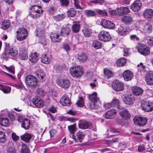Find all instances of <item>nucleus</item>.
<instances>
[{
    "label": "nucleus",
    "mask_w": 153,
    "mask_h": 153,
    "mask_svg": "<svg viewBox=\"0 0 153 153\" xmlns=\"http://www.w3.org/2000/svg\"><path fill=\"white\" fill-rule=\"evenodd\" d=\"M43 11L41 6L33 5L30 8V15L33 18H37L42 15Z\"/></svg>",
    "instance_id": "f257e3e1"
},
{
    "label": "nucleus",
    "mask_w": 153,
    "mask_h": 153,
    "mask_svg": "<svg viewBox=\"0 0 153 153\" xmlns=\"http://www.w3.org/2000/svg\"><path fill=\"white\" fill-rule=\"evenodd\" d=\"M71 74L73 77L79 78L83 74V69L81 66L74 65L69 69Z\"/></svg>",
    "instance_id": "f03ea898"
},
{
    "label": "nucleus",
    "mask_w": 153,
    "mask_h": 153,
    "mask_svg": "<svg viewBox=\"0 0 153 153\" xmlns=\"http://www.w3.org/2000/svg\"><path fill=\"white\" fill-rule=\"evenodd\" d=\"M16 38L19 41L25 39L28 36V31L26 29L22 27L19 28L16 31Z\"/></svg>",
    "instance_id": "7ed1b4c3"
},
{
    "label": "nucleus",
    "mask_w": 153,
    "mask_h": 153,
    "mask_svg": "<svg viewBox=\"0 0 153 153\" xmlns=\"http://www.w3.org/2000/svg\"><path fill=\"white\" fill-rule=\"evenodd\" d=\"M26 83L29 87L32 88H35L38 83V80L33 76L29 75L26 78Z\"/></svg>",
    "instance_id": "20e7f679"
},
{
    "label": "nucleus",
    "mask_w": 153,
    "mask_h": 153,
    "mask_svg": "<svg viewBox=\"0 0 153 153\" xmlns=\"http://www.w3.org/2000/svg\"><path fill=\"white\" fill-rule=\"evenodd\" d=\"M36 36L39 37V42L43 45H46V40L44 36V28L43 26H40L37 29Z\"/></svg>",
    "instance_id": "39448f33"
},
{
    "label": "nucleus",
    "mask_w": 153,
    "mask_h": 153,
    "mask_svg": "<svg viewBox=\"0 0 153 153\" xmlns=\"http://www.w3.org/2000/svg\"><path fill=\"white\" fill-rule=\"evenodd\" d=\"M18 54V51L15 48H6L5 51L2 53V56L4 57H9L13 58L16 56Z\"/></svg>",
    "instance_id": "423d86ee"
},
{
    "label": "nucleus",
    "mask_w": 153,
    "mask_h": 153,
    "mask_svg": "<svg viewBox=\"0 0 153 153\" xmlns=\"http://www.w3.org/2000/svg\"><path fill=\"white\" fill-rule=\"evenodd\" d=\"M7 110H3L1 111L0 114V125L2 126L6 127L10 124L9 119L6 117H4L7 115Z\"/></svg>",
    "instance_id": "0eeeda50"
},
{
    "label": "nucleus",
    "mask_w": 153,
    "mask_h": 153,
    "mask_svg": "<svg viewBox=\"0 0 153 153\" xmlns=\"http://www.w3.org/2000/svg\"><path fill=\"white\" fill-rule=\"evenodd\" d=\"M141 106L145 111H151L153 110V103L148 100L141 101Z\"/></svg>",
    "instance_id": "6e6552de"
},
{
    "label": "nucleus",
    "mask_w": 153,
    "mask_h": 153,
    "mask_svg": "<svg viewBox=\"0 0 153 153\" xmlns=\"http://www.w3.org/2000/svg\"><path fill=\"white\" fill-rule=\"evenodd\" d=\"M138 51L141 54L147 56L149 54L150 51L148 47L143 44H138L137 47Z\"/></svg>",
    "instance_id": "1a4fd4ad"
},
{
    "label": "nucleus",
    "mask_w": 153,
    "mask_h": 153,
    "mask_svg": "<svg viewBox=\"0 0 153 153\" xmlns=\"http://www.w3.org/2000/svg\"><path fill=\"white\" fill-rule=\"evenodd\" d=\"M57 84L62 88H68L70 85V81L67 78L60 77L57 80Z\"/></svg>",
    "instance_id": "9d476101"
},
{
    "label": "nucleus",
    "mask_w": 153,
    "mask_h": 153,
    "mask_svg": "<svg viewBox=\"0 0 153 153\" xmlns=\"http://www.w3.org/2000/svg\"><path fill=\"white\" fill-rule=\"evenodd\" d=\"M134 124L138 126H144L147 123V119L144 117L135 116L133 119Z\"/></svg>",
    "instance_id": "9b49d317"
},
{
    "label": "nucleus",
    "mask_w": 153,
    "mask_h": 153,
    "mask_svg": "<svg viewBox=\"0 0 153 153\" xmlns=\"http://www.w3.org/2000/svg\"><path fill=\"white\" fill-rule=\"evenodd\" d=\"M112 87L114 90L117 91H122L124 89L123 83L117 79L114 81Z\"/></svg>",
    "instance_id": "f8f14e48"
},
{
    "label": "nucleus",
    "mask_w": 153,
    "mask_h": 153,
    "mask_svg": "<svg viewBox=\"0 0 153 153\" xmlns=\"http://www.w3.org/2000/svg\"><path fill=\"white\" fill-rule=\"evenodd\" d=\"M99 39L104 42L109 41L111 38V37L108 32L102 30L99 33L98 35Z\"/></svg>",
    "instance_id": "ddd939ff"
},
{
    "label": "nucleus",
    "mask_w": 153,
    "mask_h": 153,
    "mask_svg": "<svg viewBox=\"0 0 153 153\" xmlns=\"http://www.w3.org/2000/svg\"><path fill=\"white\" fill-rule=\"evenodd\" d=\"M19 58L23 60H26L28 58L27 50L24 47L20 48L19 51Z\"/></svg>",
    "instance_id": "4468645a"
},
{
    "label": "nucleus",
    "mask_w": 153,
    "mask_h": 153,
    "mask_svg": "<svg viewBox=\"0 0 153 153\" xmlns=\"http://www.w3.org/2000/svg\"><path fill=\"white\" fill-rule=\"evenodd\" d=\"M142 6L141 1L139 0H137L131 5V9L134 12H137L141 9Z\"/></svg>",
    "instance_id": "2eb2a0df"
},
{
    "label": "nucleus",
    "mask_w": 153,
    "mask_h": 153,
    "mask_svg": "<svg viewBox=\"0 0 153 153\" xmlns=\"http://www.w3.org/2000/svg\"><path fill=\"white\" fill-rule=\"evenodd\" d=\"M78 126L80 128L83 129H91L92 127L91 123L84 120H79L78 123Z\"/></svg>",
    "instance_id": "dca6fc26"
},
{
    "label": "nucleus",
    "mask_w": 153,
    "mask_h": 153,
    "mask_svg": "<svg viewBox=\"0 0 153 153\" xmlns=\"http://www.w3.org/2000/svg\"><path fill=\"white\" fill-rule=\"evenodd\" d=\"M100 24L105 28L113 29L115 27V25L113 22L110 21L105 19L102 20Z\"/></svg>",
    "instance_id": "f3484780"
},
{
    "label": "nucleus",
    "mask_w": 153,
    "mask_h": 153,
    "mask_svg": "<svg viewBox=\"0 0 153 153\" xmlns=\"http://www.w3.org/2000/svg\"><path fill=\"white\" fill-rule=\"evenodd\" d=\"M145 81L149 85H153V72L148 71L146 72L145 76Z\"/></svg>",
    "instance_id": "a211bd4d"
},
{
    "label": "nucleus",
    "mask_w": 153,
    "mask_h": 153,
    "mask_svg": "<svg viewBox=\"0 0 153 153\" xmlns=\"http://www.w3.org/2000/svg\"><path fill=\"white\" fill-rule=\"evenodd\" d=\"M134 100V96L131 95L124 96V97H123V101L125 103L128 105L132 104Z\"/></svg>",
    "instance_id": "6ab92c4d"
},
{
    "label": "nucleus",
    "mask_w": 153,
    "mask_h": 153,
    "mask_svg": "<svg viewBox=\"0 0 153 153\" xmlns=\"http://www.w3.org/2000/svg\"><path fill=\"white\" fill-rule=\"evenodd\" d=\"M36 75L37 76L38 79L40 82H42L45 81L46 79L45 74L41 69H39L36 71Z\"/></svg>",
    "instance_id": "aec40b11"
},
{
    "label": "nucleus",
    "mask_w": 153,
    "mask_h": 153,
    "mask_svg": "<svg viewBox=\"0 0 153 153\" xmlns=\"http://www.w3.org/2000/svg\"><path fill=\"white\" fill-rule=\"evenodd\" d=\"M33 103L35 106L38 108L42 107L43 105L42 100L39 97H36L33 98L32 100Z\"/></svg>",
    "instance_id": "412c9836"
},
{
    "label": "nucleus",
    "mask_w": 153,
    "mask_h": 153,
    "mask_svg": "<svg viewBox=\"0 0 153 153\" xmlns=\"http://www.w3.org/2000/svg\"><path fill=\"white\" fill-rule=\"evenodd\" d=\"M123 76L124 80L126 81L131 80L133 76V73L128 70L125 71L123 73Z\"/></svg>",
    "instance_id": "4be33fe9"
},
{
    "label": "nucleus",
    "mask_w": 153,
    "mask_h": 153,
    "mask_svg": "<svg viewBox=\"0 0 153 153\" xmlns=\"http://www.w3.org/2000/svg\"><path fill=\"white\" fill-rule=\"evenodd\" d=\"M60 102L63 106H69L71 103L69 97H67L65 95L63 96L61 98Z\"/></svg>",
    "instance_id": "5701e85b"
},
{
    "label": "nucleus",
    "mask_w": 153,
    "mask_h": 153,
    "mask_svg": "<svg viewBox=\"0 0 153 153\" xmlns=\"http://www.w3.org/2000/svg\"><path fill=\"white\" fill-rule=\"evenodd\" d=\"M51 61L52 57L51 56L46 54L42 55L41 58V62L46 64L50 63Z\"/></svg>",
    "instance_id": "b1692460"
},
{
    "label": "nucleus",
    "mask_w": 153,
    "mask_h": 153,
    "mask_svg": "<svg viewBox=\"0 0 153 153\" xmlns=\"http://www.w3.org/2000/svg\"><path fill=\"white\" fill-rule=\"evenodd\" d=\"M116 113L117 111L115 109H111L106 112L105 116L106 119H112L115 117Z\"/></svg>",
    "instance_id": "393cba45"
},
{
    "label": "nucleus",
    "mask_w": 153,
    "mask_h": 153,
    "mask_svg": "<svg viewBox=\"0 0 153 153\" xmlns=\"http://www.w3.org/2000/svg\"><path fill=\"white\" fill-rule=\"evenodd\" d=\"M133 94L137 96L142 95L143 93V90L140 87L137 86H134L132 88Z\"/></svg>",
    "instance_id": "a878e982"
},
{
    "label": "nucleus",
    "mask_w": 153,
    "mask_h": 153,
    "mask_svg": "<svg viewBox=\"0 0 153 153\" xmlns=\"http://www.w3.org/2000/svg\"><path fill=\"white\" fill-rule=\"evenodd\" d=\"M143 30L145 33H151L152 30V27L151 24L147 23L145 24L143 26Z\"/></svg>",
    "instance_id": "bb28decb"
},
{
    "label": "nucleus",
    "mask_w": 153,
    "mask_h": 153,
    "mask_svg": "<svg viewBox=\"0 0 153 153\" xmlns=\"http://www.w3.org/2000/svg\"><path fill=\"white\" fill-rule=\"evenodd\" d=\"M119 15L122 16L128 14L130 12L128 8L125 7H121L118 8L117 10Z\"/></svg>",
    "instance_id": "cd10ccee"
},
{
    "label": "nucleus",
    "mask_w": 153,
    "mask_h": 153,
    "mask_svg": "<svg viewBox=\"0 0 153 153\" xmlns=\"http://www.w3.org/2000/svg\"><path fill=\"white\" fill-rule=\"evenodd\" d=\"M143 16L146 18H152L153 16V10L152 9H146L144 11Z\"/></svg>",
    "instance_id": "c85d7f7f"
},
{
    "label": "nucleus",
    "mask_w": 153,
    "mask_h": 153,
    "mask_svg": "<svg viewBox=\"0 0 153 153\" xmlns=\"http://www.w3.org/2000/svg\"><path fill=\"white\" fill-rule=\"evenodd\" d=\"M32 137V134L29 133H25L20 136L21 139L26 143H29Z\"/></svg>",
    "instance_id": "c756f323"
},
{
    "label": "nucleus",
    "mask_w": 153,
    "mask_h": 153,
    "mask_svg": "<svg viewBox=\"0 0 153 153\" xmlns=\"http://www.w3.org/2000/svg\"><path fill=\"white\" fill-rule=\"evenodd\" d=\"M51 41L53 42H59L61 41L60 38L58 34L56 33H53L51 36Z\"/></svg>",
    "instance_id": "7c9ffc66"
},
{
    "label": "nucleus",
    "mask_w": 153,
    "mask_h": 153,
    "mask_svg": "<svg viewBox=\"0 0 153 153\" xmlns=\"http://www.w3.org/2000/svg\"><path fill=\"white\" fill-rule=\"evenodd\" d=\"M119 114L122 117L125 119H128L131 116L129 111L126 109L120 111L119 112Z\"/></svg>",
    "instance_id": "2f4dec72"
},
{
    "label": "nucleus",
    "mask_w": 153,
    "mask_h": 153,
    "mask_svg": "<svg viewBox=\"0 0 153 153\" xmlns=\"http://www.w3.org/2000/svg\"><path fill=\"white\" fill-rule=\"evenodd\" d=\"M39 59V56L36 52L31 53L29 56V60L32 63H35Z\"/></svg>",
    "instance_id": "473e14b6"
},
{
    "label": "nucleus",
    "mask_w": 153,
    "mask_h": 153,
    "mask_svg": "<svg viewBox=\"0 0 153 153\" xmlns=\"http://www.w3.org/2000/svg\"><path fill=\"white\" fill-rule=\"evenodd\" d=\"M97 94L96 92H94L93 94L88 96V98L93 103H96L99 102L100 105H101L100 102L99 101V99L97 96Z\"/></svg>",
    "instance_id": "72a5a7b5"
},
{
    "label": "nucleus",
    "mask_w": 153,
    "mask_h": 153,
    "mask_svg": "<svg viewBox=\"0 0 153 153\" xmlns=\"http://www.w3.org/2000/svg\"><path fill=\"white\" fill-rule=\"evenodd\" d=\"M121 21L123 23L127 24H131L133 21L132 18L128 16H125L122 17Z\"/></svg>",
    "instance_id": "f704fd0d"
},
{
    "label": "nucleus",
    "mask_w": 153,
    "mask_h": 153,
    "mask_svg": "<svg viewBox=\"0 0 153 153\" xmlns=\"http://www.w3.org/2000/svg\"><path fill=\"white\" fill-rule=\"evenodd\" d=\"M80 27V25L79 22H74L71 27L72 30L73 32L76 33L79 31Z\"/></svg>",
    "instance_id": "c9c22d12"
},
{
    "label": "nucleus",
    "mask_w": 153,
    "mask_h": 153,
    "mask_svg": "<svg viewBox=\"0 0 153 153\" xmlns=\"http://www.w3.org/2000/svg\"><path fill=\"white\" fill-rule=\"evenodd\" d=\"M92 46L96 49H100L102 46V43L97 40H94L93 42Z\"/></svg>",
    "instance_id": "e433bc0d"
},
{
    "label": "nucleus",
    "mask_w": 153,
    "mask_h": 153,
    "mask_svg": "<svg viewBox=\"0 0 153 153\" xmlns=\"http://www.w3.org/2000/svg\"><path fill=\"white\" fill-rule=\"evenodd\" d=\"M104 76L105 78L108 79L113 76L112 72L110 70L107 68L104 69Z\"/></svg>",
    "instance_id": "4c0bfd02"
},
{
    "label": "nucleus",
    "mask_w": 153,
    "mask_h": 153,
    "mask_svg": "<svg viewBox=\"0 0 153 153\" xmlns=\"http://www.w3.org/2000/svg\"><path fill=\"white\" fill-rule=\"evenodd\" d=\"M30 124L29 120L27 118H25L23 120L21 127L27 130L29 128Z\"/></svg>",
    "instance_id": "58836bf2"
},
{
    "label": "nucleus",
    "mask_w": 153,
    "mask_h": 153,
    "mask_svg": "<svg viewBox=\"0 0 153 153\" xmlns=\"http://www.w3.org/2000/svg\"><path fill=\"white\" fill-rule=\"evenodd\" d=\"M126 60L125 58L122 57L118 59L116 62L117 65L119 67L123 66L126 63Z\"/></svg>",
    "instance_id": "ea45409f"
},
{
    "label": "nucleus",
    "mask_w": 153,
    "mask_h": 153,
    "mask_svg": "<svg viewBox=\"0 0 153 153\" xmlns=\"http://www.w3.org/2000/svg\"><path fill=\"white\" fill-rule=\"evenodd\" d=\"M0 89L4 94L9 93L11 90L10 87L5 86L2 84H0Z\"/></svg>",
    "instance_id": "a19ab883"
},
{
    "label": "nucleus",
    "mask_w": 153,
    "mask_h": 153,
    "mask_svg": "<svg viewBox=\"0 0 153 153\" xmlns=\"http://www.w3.org/2000/svg\"><path fill=\"white\" fill-rule=\"evenodd\" d=\"M78 59L79 62H84L87 60L88 56L86 54L82 53L79 55Z\"/></svg>",
    "instance_id": "79ce46f5"
},
{
    "label": "nucleus",
    "mask_w": 153,
    "mask_h": 153,
    "mask_svg": "<svg viewBox=\"0 0 153 153\" xmlns=\"http://www.w3.org/2000/svg\"><path fill=\"white\" fill-rule=\"evenodd\" d=\"M71 32L69 28L68 27H63L61 30V34L64 36H67Z\"/></svg>",
    "instance_id": "37998d69"
},
{
    "label": "nucleus",
    "mask_w": 153,
    "mask_h": 153,
    "mask_svg": "<svg viewBox=\"0 0 153 153\" xmlns=\"http://www.w3.org/2000/svg\"><path fill=\"white\" fill-rule=\"evenodd\" d=\"M54 68L57 73L62 72L65 69V66H62L59 64H57L54 66Z\"/></svg>",
    "instance_id": "c03bdc74"
},
{
    "label": "nucleus",
    "mask_w": 153,
    "mask_h": 153,
    "mask_svg": "<svg viewBox=\"0 0 153 153\" xmlns=\"http://www.w3.org/2000/svg\"><path fill=\"white\" fill-rule=\"evenodd\" d=\"M82 32L84 35L86 37H88L91 36V31L90 29L87 28H84L82 30Z\"/></svg>",
    "instance_id": "a18cd8bd"
},
{
    "label": "nucleus",
    "mask_w": 153,
    "mask_h": 153,
    "mask_svg": "<svg viewBox=\"0 0 153 153\" xmlns=\"http://www.w3.org/2000/svg\"><path fill=\"white\" fill-rule=\"evenodd\" d=\"M65 17V14L63 13L57 15L53 17V18L55 21H59L62 20Z\"/></svg>",
    "instance_id": "49530a36"
},
{
    "label": "nucleus",
    "mask_w": 153,
    "mask_h": 153,
    "mask_svg": "<svg viewBox=\"0 0 153 153\" xmlns=\"http://www.w3.org/2000/svg\"><path fill=\"white\" fill-rule=\"evenodd\" d=\"M76 13V11L73 8H71L67 12L68 16L70 17L74 16Z\"/></svg>",
    "instance_id": "de8ad7c7"
},
{
    "label": "nucleus",
    "mask_w": 153,
    "mask_h": 153,
    "mask_svg": "<svg viewBox=\"0 0 153 153\" xmlns=\"http://www.w3.org/2000/svg\"><path fill=\"white\" fill-rule=\"evenodd\" d=\"M10 26L9 20H5L2 23L1 28L3 29L6 30Z\"/></svg>",
    "instance_id": "09e8293b"
},
{
    "label": "nucleus",
    "mask_w": 153,
    "mask_h": 153,
    "mask_svg": "<svg viewBox=\"0 0 153 153\" xmlns=\"http://www.w3.org/2000/svg\"><path fill=\"white\" fill-rule=\"evenodd\" d=\"M76 135L80 142H82V140L83 139L85 134L81 131H79L76 134Z\"/></svg>",
    "instance_id": "8fccbe9b"
},
{
    "label": "nucleus",
    "mask_w": 153,
    "mask_h": 153,
    "mask_svg": "<svg viewBox=\"0 0 153 153\" xmlns=\"http://www.w3.org/2000/svg\"><path fill=\"white\" fill-rule=\"evenodd\" d=\"M21 153H30V151L27 146L23 143L22 146Z\"/></svg>",
    "instance_id": "3c124183"
},
{
    "label": "nucleus",
    "mask_w": 153,
    "mask_h": 153,
    "mask_svg": "<svg viewBox=\"0 0 153 153\" xmlns=\"http://www.w3.org/2000/svg\"><path fill=\"white\" fill-rule=\"evenodd\" d=\"M2 68H5L8 71L10 72L12 74H14L15 73V67L14 66H11L10 67H7L6 65L3 66Z\"/></svg>",
    "instance_id": "603ef678"
},
{
    "label": "nucleus",
    "mask_w": 153,
    "mask_h": 153,
    "mask_svg": "<svg viewBox=\"0 0 153 153\" xmlns=\"http://www.w3.org/2000/svg\"><path fill=\"white\" fill-rule=\"evenodd\" d=\"M128 30L126 28H123L122 26H120L119 28L118 29V32L120 35H124L126 33Z\"/></svg>",
    "instance_id": "864d4df0"
},
{
    "label": "nucleus",
    "mask_w": 153,
    "mask_h": 153,
    "mask_svg": "<svg viewBox=\"0 0 153 153\" xmlns=\"http://www.w3.org/2000/svg\"><path fill=\"white\" fill-rule=\"evenodd\" d=\"M111 102L113 107H116L118 109L120 108V102L118 99H114Z\"/></svg>",
    "instance_id": "5fc2aeb1"
},
{
    "label": "nucleus",
    "mask_w": 153,
    "mask_h": 153,
    "mask_svg": "<svg viewBox=\"0 0 153 153\" xmlns=\"http://www.w3.org/2000/svg\"><path fill=\"white\" fill-rule=\"evenodd\" d=\"M6 141L5 133L2 131H0V143H4Z\"/></svg>",
    "instance_id": "6e6d98bb"
},
{
    "label": "nucleus",
    "mask_w": 153,
    "mask_h": 153,
    "mask_svg": "<svg viewBox=\"0 0 153 153\" xmlns=\"http://www.w3.org/2000/svg\"><path fill=\"white\" fill-rule=\"evenodd\" d=\"M68 128L69 131L72 134H74L76 129V127L75 124L69 126Z\"/></svg>",
    "instance_id": "4d7b16f0"
},
{
    "label": "nucleus",
    "mask_w": 153,
    "mask_h": 153,
    "mask_svg": "<svg viewBox=\"0 0 153 153\" xmlns=\"http://www.w3.org/2000/svg\"><path fill=\"white\" fill-rule=\"evenodd\" d=\"M77 105L79 107H82L84 106V102L82 97L79 98L76 103Z\"/></svg>",
    "instance_id": "13d9d810"
},
{
    "label": "nucleus",
    "mask_w": 153,
    "mask_h": 153,
    "mask_svg": "<svg viewBox=\"0 0 153 153\" xmlns=\"http://www.w3.org/2000/svg\"><path fill=\"white\" fill-rule=\"evenodd\" d=\"M85 13L87 16L88 17L94 16L96 15L95 11L92 10H86Z\"/></svg>",
    "instance_id": "bf43d9fd"
},
{
    "label": "nucleus",
    "mask_w": 153,
    "mask_h": 153,
    "mask_svg": "<svg viewBox=\"0 0 153 153\" xmlns=\"http://www.w3.org/2000/svg\"><path fill=\"white\" fill-rule=\"evenodd\" d=\"M146 39L147 41V43L149 45V46H153V37L146 36Z\"/></svg>",
    "instance_id": "052dcab7"
},
{
    "label": "nucleus",
    "mask_w": 153,
    "mask_h": 153,
    "mask_svg": "<svg viewBox=\"0 0 153 153\" xmlns=\"http://www.w3.org/2000/svg\"><path fill=\"white\" fill-rule=\"evenodd\" d=\"M95 11L99 15L103 16H105L107 14V13L105 11L99 9H95Z\"/></svg>",
    "instance_id": "680f3d73"
},
{
    "label": "nucleus",
    "mask_w": 153,
    "mask_h": 153,
    "mask_svg": "<svg viewBox=\"0 0 153 153\" xmlns=\"http://www.w3.org/2000/svg\"><path fill=\"white\" fill-rule=\"evenodd\" d=\"M37 94L39 95L41 97H43L44 95V91L40 88H39L37 89Z\"/></svg>",
    "instance_id": "e2e57ef3"
},
{
    "label": "nucleus",
    "mask_w": 153,
    "mask_h": 153,
    "mask_svg": "<svg viewBox=\"0 0 153 153\" xmlns=\"http://www.w3.org/2000/svg\"><path fill=\"white\" fill-rule=\"evenodd\" d=\"M96 103H93V104H90L89 105L90 108L92 109H97L99 107L100 105L98 104L97 105Z\"/></svg>",
    "instance_id": "0e129e2a"
},
{
    "label": "nucleus",
    "mask_w": 153,
    "mask_h": 153,
    "mask_svg": "<svg viewBox=\"0 0 153 153\" xmlns=\"http://www.w3.org/2000/svg\"><path fill=\"white\" fill-rule=\"evenodd\" d=\"M61 5L67 6L69 3V0H59Z\"/></svg>",
    "instance_id": "69168bd1"
},
{
    "label": "nucleus",
    "mask_w": 153,
    "mask_h": 153,
    "mask_svg": "<svg viewBox=\"0 0 153 153\" xmlns=\"http://www.w3.org/2000/svg\"><path fill=\"white\" fill-rule=\"evenodd\" d=\"M130 39L133 41H138L139 40V37L135 34L130 35Z\"/></svg>",
    "instance_id": "338daca9"
},
{
    "label": "nucleus",
    "mask_w": 153,
    "mask_h": 153,
    "mask_svg": "<svg viewBox=\"0 0 153 153\" xmlns=\"http://www.w3.org/2000/svg\"><path fill=\"white\" fill-rule=\"evenodd\" d=\"M74 4L75 7L76 9H80V0H74Z\"/></svg>",
    "instance_id": "774afa93"
}]
</instances>
